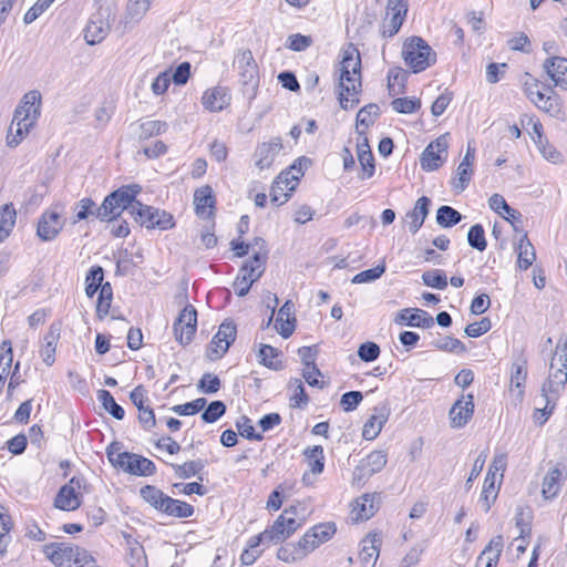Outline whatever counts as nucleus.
Wrapping results in <instances>:
<instances>
[{"label": "nucleus", "instance_id": "1", "mask_svg": "<svg viewBox=\"0 0 567 567\" xmlns=\"http://www.w3.org/2000/svg\"><path fill=\"white\" fill-rule=\"evenodd\" d=\"M567 383V334L560 336L557 341L555 354L549 367L548 378L542 385V396L546 404L538 409L545 423L554 412L557 401L565 390Z\"/></svg>", "mask_w": 567, "mask_h": 567}, {"label": "nucleus", "instance_id": "2", "mask_svg": "<svg viewBox=\"0 0 567 567\" xmlns=\"http://www.w3.org/2000/svg\"><path fill=\"white\" fill-rule=\"evenodd\" d=\"M339 102L343 110L354 107L359 103L358 94L361 89V58L359 50L347 44L342 50L339 76Z\"/></svg>", "mask_w": 567, "mask_h": 567}, {"label": "nucleus", "instance_id": "3", "mask_svg": "<svg viewBox=\"0 0 567 567\" xmlns=\"http://www.w3.org/2000/svg\"><path fill=\"white\" fill-rule=\"evenodd\" d=\"M41 94L38 91H30L24 94L21 104L17 107L7 136V144L10 147L19 145L23 136L35 124L40 115Z\"/></svg>", "mask_w": 567, "mask_h": 567}, {"label": "nucleus", "instance_id": "4", "mask_svg": "<svg viewBox=\"0 0 567 567\" xmlns=\"http://www.w3.org/2000/svg\"><path fill=\"white\" fill-rule=\"evenodd\" d=\"M107 457L114 466L132 475L150 476L156 472V466L151 460L134 453L118 452L114 444L107 447Z\"/></svg>", "mask_w": 567, "mask_h": 567}, {"label": "nucleus", "instance_id": "5", "mask_svg": "<svg viewBox=\"0 0 567 567\" xmlns=\"http://www.w3.org/2000/svg\"><path fill=\"white\" fill-rule=\"evenodd\" d=\"M402 55L405 64L409 65L414 73L424 71L436 61V53L420 37H412L405 40L402 48Z\"/></svg>", "mask_w": 567, "mask_h": 567}, {"label": "nucleus", "instance_id": "6", "mask_svg": "<svg viewBox=\"0 0 567 567\" xmlns=\"http://www.w3.org/2000/svg\"><path fill=\"white\" fill-rule=\"evenodd\" d=\"M133 219L147 229L159 228L162 230L169 229L174 226L173 216L165 210L154 208L142 204L135 205L132 210Z\"/></svg>", "mask_w": 567, "mask_h": 567}, {"label": "nucleus", "instance_id": "7", "mask_svg": "<svg viewBox=\"0 0 567 567\" xmlns=\"http://www.w3.org/2000/svg\"><path fill=\"white\" fill-rule=\"evenodd\" d=\"M265 271L264 260L251 258L239 270L233 286L239 297H244L249 292L250 287L256 282Z\"/></svg>", "mask_w": 567, "mask_h": 567}, {"label": "nucleus", "instance_id": "8", "mask_svg": "<svg viewBox=\"0 0 567 567\" xmlns=\"http://www.w3.org/2000/svg\"><path fill=\"white\" fill-rule=\"evenodd\" d=\"M176 341L186 346L192 342L197 329V311L192 305H187L178 315L173 326Z\"/></svg>", "mask_w": 567, "mask_h": 567}, {"label": "nucleus", "instance_id": "9", "mask_svg": "<svg viewBox=\"0 0 567 567\" xmlns=\"http://www.w3.org/2000/svg\"><path fill=\"white\" fill-rule=\"evenodd\" d=\"M447 147L446 135H441L435 141L431 142L421 155V167L427 172L437 169L443 163L442 154H446Z\"/></svg>", "mask_w": 567, "mask_h": 567}, {"label": "nucleus", "instance_id": "10", "mask_svg": "<svg viewBox=\"0 0 567 567\" xmlns=\"http://www.w3.org/2000/svg\"><path fill=\"white\" fill-rule=\"evenodd\" d=\"M388 456L383 451H372L354 467L353 480L362 481L383 470Z\"/></svg>", "mask_w": 567, "mask_h": 567}, {"label": "nucleus", "instance_id": "11", "mask_svg": "<svg viewBox=\"0 0 567 567\" xmlns=\"http://www.w3.org/2000/svg\"><path fill=\"white\" fill-rule=\"evenodd\" d=\"M474 395L462 394L449 411L450 423L453 429L465 426L474 413Z\"/></svg>", "mask_w": 567, "mask_h": 567}, {"label": "nucleus", "instance_id": "12", "mask_svg": "<svg viewBox=\"0 0 567 567\" xmlns=\"http://www.w3.org/2000/svg\"><path fill=\"white\" fill-rule=\"evenodd\" d=\"M63 225L59 212L45 210L38 220L37 235L42 241H51L60 234Z\"/></svg>", "mask_w": 567, "mask_h": 567}, {"label": "nucleus", "instance_id": "13", "mask_svg": "<svg viewBox=\"0 0 567 567\" xmlns=\"http://www.w3.org/2000/svg\"><path fill=\"white\" fill-rule=\"evenodd\" d=\"M234 66L238 71L244 85L256 84L258 81V68L250 50L239 51L234 60Z\"/></svg>", "mask_w": 567, "mask_h": 567}, {"label": "nucleus", "instance_id": "14", "mask_svg": "<svg viewBox=\"0 0 567 567\" xmlns=\"http://www.w3.org/2000/svg\"><path fill=\"white\" fill-rule=\"evenodd\" d=\"M82 481L80 477H72L68 484L63 485L54 499V506L62 511L79 508L81 501L75 489L81 488Z\"/></svg>", "mask_w": 567, "mask_h": 567}, {"label": "nucleus", "instance_id": "15", "mask_svg": "<svg viewBox=\"0 0 567 567\" xmlns=\"http://www.w3.org/2000/svg\"><path fill=\"white\" fill-rule=\"evenodd\" d=\"M73 548L65 543H50L42 546V553L55 567H72Z\"/></svg>", "mask_w": 567, "mask_h": 567}, {"label": "nucleus", "instance_id": "16", "mask_svg": "<svg viewBox=\"0 0 567 567\" xmlns=\"http://www.w3.org/2000/svg\"><path fill=\"white\" fill-rule=\"evenodd\" d=\"M194 205L199 217L206 219L214 218L216 198L209 185H204L195 190Z\"/></svg>", "mask_w": 567, "mask_h": 567}, {"label": "nucleus", "instance_id": "17", "mask_svg": "<svg viewBox=\"0 0 567 567\" xmlns=\"http://www.w3.org/2000/svg\"><path fill=\"white\" fill-rule=\"evenodd\" d=\"M110 31V23L101 12L91 17L85 29L84 40L89 45H94L104 40Z\"/></svg>", "mask_w": 567, "mask_h": 567}, {"label": "nucleus", "instance_id": "18", "mask_svg": "<svg viewBox=\"0 0 567 567\" xmlns=\"http://www.w3.org/2000/svg\"><path fill=\"white\" fill-rule=\"evenodd\" d=\"M543 69L556 86L567 90V59L551 56L544 61Z\"/></svg>", "mask_w": 567, "mask_h": 567}, {"label": "nucleus", "instance_id": "19", "mask_svg": "<svg viewBox=\"0 0 567 567\" xmlns=\"http://www.w3.org/2000/svg\"><path fill=\"white\" fill-rule=\"evenodd\" d=\"M389 415L390 410L385 404L374 408L373 414L363 425L362 436L369 441L374 440L386 423Z\"/></svg>", "mask_w": 567, "mask_h": 567}, {"label": "nucleus", "instance_id": "20", "mask_svg": "<svg viewBox=\"0 0 567 567\" xmlns=\"http://www.w3.org/2000/svg\"><path fill=\"white\" fill-rule=\"evenodd\" d=\"M504 538L502 535L493 537L485 546L476 560L477 567H496L503 551Z\"/></svg>", "mask_w": 567, "mask_h": 567}, {"label": "nucleus", "instance_id": "21", "mask_svg": "<svg viewBox=\"0 0 567 567\" xmlns=\"http://www.w3.org/2000/svg\"><path fill=\"white\" fill-rule=\"evenodd\" d=\"M281 148L282 143L280 137H275L269 143L258 145L254 155L256 166L260 169L269 167Z\"/></svg>", "mask_w": 567, "mask_h": 567}, {"label": "nucleus", "instance_id": "22", "mask_svg": "<svg viewBox=\"0 0 567 567\" xmlns=\"http://www.w3.org/2000/svg\"><path fill=\"white\" fill-rule=\"evenodd\" d=\"M303 454L308 462L310 473L303 474L302 482L306 483L307 485H310V484H312L311 475H319L323 472V468H324L323 449L320 445H315L312 447H307L305 450Z\"/></svg>", "mask_w": 567, "mask_h": 567}, {"label": "nucleus", "instance_id": "23", "mask_svg": "<svg viewBox=\"0 0 567 567\" xmlns=\"http://www.w3.org/2000/svg\"><path fill=\"white\" fill-rule=\"evenodd\" d=\"M230 102V95L228 94V90L223 86H215L205 91L202 103L205 109L212 112H219L224 107H226Z\"/></svg>", "mask_w": 567, "mask_h": 567}, {"label": "nucleus", "instance_id": "24", "mask_svg": "<svg viewBox=\"0 0 567 567\" xmlns=\"http://www.w3.org/2000/svg\"><path fill=\"white\" fill-rule=\"evenodd\" d=\"M398 323H405L410 327L417 328H431L434 324V319L426 311L422 309H403L400 311L398 318Z\"/></svg>", "mask_w": 567, "mask_h": 567}, {"label": "nucleus", "instance_id": "25", "mask_svg": "<svg viewBox=\"0 0 567 567\" xmlns=\"http://www.w3.org/2000/svg\"><path fill=\"white\" fill-rule=\"evenodd\" d=\"M295 305L287 300L278 311L276 328L285 339L289 338L295 330Z\"/></svg>", "mask_w": 567, "mask_h": 567}, {"label": "nucleus", "instance_id": "26", "mask_svg": "<svg viewBox=\"0 0 567 567\" xmlns=\"http://www.w3.org/2000/svg\"><path fill=\"white\" fill-rule=\"evenodd\" d=\"M430 204V198L422 196L416 200L414 208L410 213H408V228L412 234H415L423 225L429 214Z\"/></svg>", "mask_w": 567, "mask_h": 567}, {"label": "nucleus", "instance_id": "27", "mask_svg": "<svg viewBox=\"0 0 567 567\" xmlns=\"http://www.w3.org/2000/svg\"><path fill=\"white\" fill-rule=\"evenodd\" d=\"M141 186L137 184L123 186L113 192L115 196L116 204L118 205V209L122 213L123 210H127L132 216V210L135 208V205L140 203L135 199L136 195L141 192Z\"/></svg>", "mask_w": 567, "mask_h": 567}, {"label": "nucleus", "instance_id": "28", "mask_svg": "<svg viewBox=\"0 0 567 567\" xmlns=\"http://www.w3.org/2000/svg\"><path fill=\"white\" fill-rule=\"evenodd\" d=\"M517 265L519 269H528L536 259L534 246L529 241L527 234H523L518 240L517 247Z\"/></svg>", "mask_w": 567, "mask_h": 567}, {"label": "nucleus", "instance_id": "29", "mask_svg": "<svg viewBox=\"0 0 567 567\" xmlns=\"http://www.w3.org/2000/svg\"><path fill=\"white\" fill-rule=\"evenodd\" d=\"M525 93L527 97L540 110L550 112L554 107V100L550 96H546L539 90V84L535 81L532 84L525 85Z\"/></svg>", "mask_w": 567, "mask_h": 567}, {"label": "nucleus", "instance_id": "30", "mask_svg": "<svg viewBox=\"0 0 567 567\" xmlns=\"http://www.w3.org/2000/svg\"><path fill=\"white\" fill-rule=\"evenodd\" d=\"M140 494L153 508L163 513L168 496L159 488L153 485H145L140 489Z\"/></svg>", "mask_w": 567, "mask_h": 567}, {"label": "nucleus", "instance_id": "31", "mask_svg": "<svg viewBox=\"0 0 567 567\" xmlns=\"http://www.w3.org/2000/svg\"><path fill=\"white\" fill-rule=\"evenodd\" d=\"M115 196L113 192L107 195L102 204L95 208L96 218L101 221L103 220H114L121 215V212L118 209V205L116 204Z\"/></svg>", "mask_w": 567, "mask_h": 567}, {"label": "nucleus", "instance_id": "32", "mask_svg": "<svg viewBox=\"0 0 567 567\" xmlns=\"http://www.w3.org/2000/svg\"><path fill=\"white\" fill-rule=\"evenodd\" d=\"M163 513L177 518H187L194 514V507L186 502L168 496Z\"/></svg>", "mask_w": 567, "mask_h": 567}, {"label": "nucleus", "instance_id": "33", "mask_svg": "<svg viewBox=\"0 0 567 567\" xmlns=\"http://www.w3.org/2000/svg\"><path fill=\"white\" fill-rule=\"evenodd\" d=\"M560 470L554 467L544 477L542 493L546 499H550L557 496L560 489Z\"/></svg>", "mask_w": 567, "mask_h": 567}, {"label": "nucleus", "instance_id": "34", "mask_svg": "<svg viewBox=\"0 0 567 567\" xmlns=\"http://www.w3.org/2000/svg\"><path fill=\"white\" fill-rule=\"evenodd\" d=\"M527 378L526 360H520L512 364L511 371V389L518 390V396L523 395L524 386Z\"/></svg>", "mask_w": 567, "mask_h": 567}, {"label": "nucleus", "instance_id": "35", "mask_svg": "<svg viewBox=\"0 0 567 567\" xmlns=\"http://www.w3.org/2000/svg\"><path fill=\"white\" fill-rule=\"evenodd\" d=\"M373 496L364 494L355 501L352 512L355 514V519H369L375 513Z\"/></svg>", "mask_w": 567, "mask_h": 567}, {"label": "nucleus", "instance_id": "36", "mask_svg": "<svg viewBox=\"0 0 567 567\" xmlns=\"http://www.w3.org/2000/svg\"><path fill=\"white\" fill-rule=\"evenodd\" d=\"M103 279L104 270L101 266H94L90 269L85 277V293L87 297L92 298L101 289Z\"/></svg>", "mask_w": 567, "mask_h": 567}, {"label": "nucleus", "instance_id": "37", "mask_svg": "<svg viewBox=\"0 0 567 567\" xmlns=\"http://www.w3.org/2000/svg\"><path fill=\"white\" fill-rule=\"evenodd\" d=\"M97 400L114 419L122 420L124 417L123 408L115 402L113 395L107 390H99Z\"/></svg>", "mask_w": 567, "mask_h": 567}, {"label": "nucleus", "instance_id": "38", "mask_svg": "<svg viewBox=\"0 0 567 567\" xmlns=\"http://www.w3.org/2000/svg\"><path fill=\"white\" fill-rule=\"evenodd\" d=\"M462 220V215L451 206H441L436 212V223L442 227H452Z\"/></svg>", "mask_w": 567, "mask_h": 567}, {"label": "nucleus", "instance_id": "39", "mask_svg": "<svg viewBox=\"0 0 567 567\" xmlns=\"http://www.w3.org/2000/svg\"><path fill=\"white\" fill-rule=\"evenodd\" d=\"M278 355L279 351L269 344H261L258 353L260 363L274 370L282 369L281 361L276 360Z\"/></svg>", "mask_w": 567, "mask_h": 567}, {"label": "nucleus", "instance_id": "40", "mask_svg": "<svg viewBox=\"0 0 567 567\" xmlns=\"http://www.w3.org/2000/svg\"><path fill=\"white\" fill-rule=\"evenodd\" d=\"M172 467L174 468L175 475L178 478L186 480L202 472L205 467V464L202 460H195L186 462L182 465L172 464Z\"/></svg>", "mask_w": 567, "mask_h": 567}, {"label": "nucleus", "instance_id": "41", "mask_svg": "<svg viewBox=\"0 0 567 567\" xmlns=\"http://www.w3.org/2000/svg\"><path fill=\"white\" fill-rule=\"evenodd\" d=\"M112 287L110 282H105L101 286L97 303H96V315L100 319H103L107 316L111 302H112Z\"/></svg>", "mask_w": 567, "mask_h": 567}, {"label": "nucleus", "instance_id": "42", "mask_svg": "<svg viewBox=\"0 0 567 567\" xmlns=\"http://www.w3.org/2000/svg\"><path fill=\"white\" fill-rule=\"evenodd\" d=\"M472 176H473V166L468 165V164H467V166H464V163L461 162L456 168L455 177L452 181L453 188L457 193L463 192L468 186V183L471 182Z\"/></svg>", "mask_w": 567, "mask_h": 567}, {"label": "nucleus", "instance_id": "43", "mask_svg": "<svg viewBox=\"0 0 567 567\" xmlns=\"http://www.w3.org/2000/svg\"><path fill=\"white\" fill-rule=\"evenodd\" d=\"M277 557L285 563L292 564L303 559L306 554L299 543L287 544L278 549Z\"/></svg>", "mask_w": 567, "mask_h": 567}, {"label": "nucleus", "instance_id": "44", "mask_svg": "<svg viewBox=\"0 0 567 567\" xmlns=\"http://www.w3.org/2000/svg\"><path fill=\"white\" fill-rule=\"evenodd\" d=\"M95 208H97V206L91 198H82L79 203H76L74 207L75 214L73 217V224H76L81 220H85L90 216L96 217Z\"/></svg>", "mask_w": 567, "mask_h": 567}, {"label": "nucleus", "instance_id": "45", "mask_svg": "<svg viewBox=\"0 0 567 567\" xmlns=\"http://www.w3.org/2000/svg\"><path fill=\"white\" fill-rule=\"evenodd\" d=\"M264 538H270L272 543H281L287 539L285 516L280 514L270 528L264 530Z\"/></svg>", "mask_w": 567, "mask_h": 567}, {"label": "nucleus", "instance_id": "46", "mask_svg": "<svg viewBox=\"0 0 567 567\" xmlns=\"http://www.w3.org/2000/svg\"><path fill=\"white\" fill-rule=\"evenodd\" d=\"M44 346L41 349V357L43 362L50 367L54 363L55 347L58 341V334L51 329L50 332L44 337Z\"/></svg>", "mask_w": 567, "mask_h": 567}, {"label": "nucleus", "instance_id": "47", "mask_svg": "<svg viewBox=\"0 0 567 567\" xmlns=\"http://www.w3.org/2000/svg\"><path fill=\"white\" fill-rule=\"evenodd\" d=\"M337 528L333 523L318 524L310 528L308 532L315 540L318 542V546L328 542L336 533Z\"/></svg>", "mask_w": 567, "mask_h": 567}, {"label": "nucleus", "instance_id": "48", "mask_svg": "<svg viewBox=\"0 0 567 567\" xmlns=\"http://www.w3.org/2000/svg\"><path fill=\"white\" fill-rule=\"evenodd\" d=\"M392 109L402 114H411L421 107L420 99L398 97L391 102Z\"/></svg>", "mask_w": 567, "mask_h": 567}, {"label": "nucleus", "instance_id": "49", "mask_svg": "<svg viewBox=\"0 0 567 567\" xmlns=\"http://www.w3.org/2000/svg\"><path fill=\"white\" fill-rule=\"evenodd\" d=\"M380 540L374 535L372 539L370 540V545H363L361 551H360V560L361 563L367 566L371 564L373 567L378 557H379V543Z\"/></svg>", "mask_w": 567, "mask_h": 567}, {"label": "nucleus", "instance_id": "50", "mask_svg": "<svg viewBox=\"0 0 567 567\" xmlns=\"http://www.w3.org/2000/svg\"><path fill=\"white\" fill-rule=\"evenodd\" d=\"M467 241L472 248L478 251L485 250L486 239L484 228L481 224H476L470 228L467 234Z\"/></svg>", "mask_w": 567, "mask_h": 567}, {"label": "nucleus", "instance_id": "51", "mask_svg": "<svg viewBox=\"0 0 567 567\" xmlns=\"http://www.w3.org/2000/svg\"><path fill=\"white\" fill-rule=\"evenodd\" d=\"M422 280L431 288L443 290L447 287V279L442 270L425 271L422 275Z\"/></svg>", "mask_w": 567, "mask_h": 567}, {"label": "nucleus", "instance_id": "52", "mask_svg": "<svg viewBox=\"0 0 567 567\" xmlns=\"http://www.w3.org/2000/svg\"><path fill=\"white\" fill-rule=\"evenodd\" d=\"M167 130V124L162 121H147L140 125V138H150L154 135H159Z\"/></svg>", "mask_w": 567, "mask_h": 567}, {"label": "nucleus", "instance_id": "53", "mask_svg": "<svg viewBox=\"0 0 567 567\" xmlns=\"http://www.w3.org/2000/svg\"><path fill=\"white\" fill-rule=\"evenodd\" d=\"M297 506L286 508L281 514L285 516L286 536L290 537L302 524V518H297Z\"/></svg>", "mask_w": 567, "mask_h": 567}, {"label": "nucleus", "instance_id": "54", "mask_svg": "<svg viewBox=\"0 0 567 567\" xmlns=\"http://www.w3.org/2000/svg\"><path fill=\"white\" fill-rule=\"evenodd\" d=\"M379 115V106L377 104H368L359 110L357 114V127L359 125L369 127Z\"/></svg>", "mask_w": 567, "mask_h": 567}, {"label": "nucleus", "instance_id": "55", "mask_svg": "<svg viewBox=\"0 0 567 567\" xmlns=\"http://www.w3.org/2000/svg\"><path fill=\"white\" fill-rule=\"evenodd\" d=\"M207 404L205 398H198L185 404L175 405L172 410L178 415H193L202 411Z\"/></svg>", "mask_w": 567, "mask_h": 567}, {"label": "nucleus", "instance_id": "56", "mask_svg": "<svg viewBox=\"0 0 567 567\" xmlns=\"http://www.w3.org/2000/svg\"><path fill=\"white\" fill-rule=\"evenodd\" d=\"M226 412V405L221 401H213L202 413V420L206 423H214Z\"/></svg>", "mask_w": 567, "mask_h": 567}, {"label": "nucleus", "instance_id": "57", "mask_svg": "<svg viewBox=\"0 0 567 567\" xmlns=\"http://www.w3.org/2000/svg\"><path fill=\"white\" fill-rule=\"evenodd\" d=\"M17 213L12 205L6 204L0 208V226L4 233L10 235L16 224Z\"/></svg>", "mask_w": 567, "mask_h": 567}, {"label": "nucleus", "instance_id": "58", "mask_svg": "<svg viewBox=\"0 0 567 567\" xmlns=\"http://www.w3.org/2000/svg\"><path fill=\"white\" fill-rule=\"evenodd\" d=\"M236 426L239 434L248 440L261 441L264 439L262 434L255 432L251 421L245 415L238 419Z\"/></svg>", "mask_w": 567, "mask_h": 567}, {"label": "nucleus", "instance_id": "59", "mask_svg": "<svg viewBox=\"0 0 567 567\" xmlns=\"http://www.w3.org/2000/svg\"><path fill=\"white\" fill-rule=\"evenodd\" d=\"M385 271L384 265H378L371 269L363 270L352 278L353 284L371 282L380 278Z\"/></svg>", "mask_w": 567, "mask_h": 567}, {"label": "nucleus", "instance_id": "60", "mask_svg": "<svg viewBox=\"0 0 567 567\" xmlns=\"http://www.w3.org/2000/svg\"><path fill=\"white\" fill-rule=\"evenodd\" d=\"M299 177L298 175L291 174V171L281 172L275 182V193H278V188L282 185L288 192L292 193L296 189Z\"/></svg>", "mask_w": 567, "mask_h": 567}, {"label": "nucleus", "instance_id": "61", "mask_svg": "<svg viewBox=\"0 0 567 567\" xmlns=\"http://www.w3.org/2000/svg\"><path fill=\"white\" fill-rule=\"evenodd\" d=\"M197 386L203 393H216L220 389V380L213 373H205L199 380Z\"/></svg>", "mask_w": 567, "mask_h": 567}, {"label": "nucleus", "instance_id": "62", "mask_svg": "<svg viewBox=\"0 0 567 567\" xmlns=\"http://www.w3.org/2000/svg\"><path fill=\"white\" fill-rule=\"evenodd\" d=\"M229 347H230L229 342L228 343L221 342L218 337L214 336L213 340L210 341V343L207 348L206 357L209 360L215 361V360L221 358L227 352Z\"/></svg>", "mask_w": 567, "mask_h": 567}, {"label": "nucleus", "instance_id": "63", "mask_svg": "<svg viewBox=\"0 0 567 567\" xmlns=\"http://www.w3.org/2000/svg\"><path fill=\"white\" fill-rule=\"evenodd\" d=\"M52 0H38L24 14L23 22L30 24L35 21L51 4Z\"/></svg>", "mask_w": 567, "mask_h": 567}, {"label": "nucleus", "instance_id": "64", "mask_svg": "<svg viewBox=\"0 0 567 567\" xmlns=\"http://www.w3.org/2000/svg\"><path fill=\"white\" fill-rule=\"evenodd\" d=\"M358 355L364 362L374 361L380 355V347L374 342H364L359 347Z\"/></svg>", "mask_w": 567, "mask_h": 567}]
</instances>
